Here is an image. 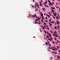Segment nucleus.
Segmentation results:
<instances>
[{"instance_id":"36","label":"nucleus","mask_w":60,"mask_h":60,"mask_svg":"<svg viewBox=\"0 0 60 60\" xmlns=\"http://www.w3.org/2000/svg\"><path fill=\"white\" fill-rule=\"evenodd\" d=\"M46 21V22H48V21L47 20H46L45 21Z\"/></svg>"},{"instance_id":"28","label":"nucleus","mask_w":60,"mask_h":60,"mask_svg":"<svg viewBox=\"0 0 60 60\" xmlns=\"http://www.w3.org/2000/svg\"><path fill=\"white\" fill-rule=\"evenodd\" d=\"M58 17L59 18H60V16H59V15H58Z\"/></svg>"},{"instance_id":"45","label":"nucleus","mask_w":60,"mask_h":60,"mask_svg":"<svg viewBox=\"0 0 60 60\" xmlns=\"http://www.w3.org/2000/svg\"><path fill=\"white\" fill-rule=\"evenodd\" d=\"M46 26V27H49V26H47V25H45Z\"/></svg>"},{"instance_id":"35","label":"nucleus","mask_w":60,"mask_h":60,"mask_svg":"<svg viewBox=\"0 0 60 60\" xmlns=\"http://www.w3.org/2000/svg\"><path fill=\"white\" fill-rule=\"evenodd\" d=\"M52 49V50H54V51H55V49Z\"/></svg>"},{"instance_id":"63","label":"nucleus","mask_w":60,"mask_h":60,"mask_svg":"<svg viewBox=\"0 0 60 60\" xmlns=\"http://www.w3.org/2000/svg\"><path fill=\"white\" fill-rule=\"evenodd\" d=\"M52 3L53 4H54V3L53 2H52Z\"/></svg>"},{"instance_id":"23","label":"nucleus","mask_w":60,"mask_h":60,"mask_svg":"<svg viewBox=\"0 0 60 60\" xmlns=\"http://www.w3.org/2000/svg\"><path fill=\"white\" fill-rule=\"evenodd\" d=\"M35 11H38V9H37V8H36V10L35 9Z\"/></svg>"},{"instance_id":"40","label":"nucleus","mask_w":60,"mask_h":60,"mask_svg":"<svg viewBox=\"0 0 60 60\" xmlns=\"http://www.w3.org/2000/svg\"><path fill=\"white\" fill-rule=\"evenodd\" d=\"M35 7V6H34L33 5L32 6V7L33 8H34V7Z\"/></svg>"},{"instance_id":"4","label":"nucleus","mask_w":60,"mask_h":60,"mask_svg":"<svg viewBox=\"0 0 60 60\" xmlns=\"http://www.w3.org/2000/svg\"><path fill=\"white\" fill-rule=\"evenodd\" d=\"M56 21L57 22V25H59V22H58V20H57Z\"/></svg>"},{"instance_id":"50","label":"nucleus","mask_w":60,"mask_h":60,"mask_svg":"<svg viewBox=\"0 0 60 60\" xmlns=\"http://www.w3.org/2000/svg\"><path fill=\"white\" fill-rule=\"evenodd\" d=\"M47 29L48 30H49V28H47Z\"/></svg>"},{"instance_id":"20","label":"nucleus","mask_w":60,"mask_h":60,"mask_svg":"<svg viewBox=\"0 0 60 60\" xmlns=\"http://www.w3.org/2000/svg\"><path fill=\"white\" fill-rule=\"evenodd\" d=\"M47 32L48 35H49V33H48V31H47Z\"/></svg>"},{"instance_id":"2","label":"nucleus","mask_w":60,"mask_h":60,"mask_svg":"<svg viewBox=\"0 0 60 60\" xmlns=\"http://www.w3.org/2000/svg\"><path fill=\"white\" fill-rule=\"evenodd\" d=\"M39 3H40V7H41V5H42V4H41V2H40Z\"/></svg>"},{"instance_id":"54","label":"nucleus","mask_w":60,"mask_h":60,"mask_svg":"<svg viewBox=\"0 0 60 60\" xmlns=\"http://www.w3.org/2000/svg\"><path fill=\"white\" fill-rule=\"evenodd\" d=\"M49 35L51 36V33H49Z\"/></svg>"},{"instance_id":"13","label":"nucleus","mask_w":60,"mask_h":60,"mask_svg":"<svg viewBox=\"0 0 60 60\" xmlns=\"http://www.w3.org/2000/svg\"><path fill=\"white\" fill-rule=\"evenodd\" d=\"M45 44H46V46H48V43L47 42H46V43H45Z\"/></svg>"},{"instance_id":"16","label":"nucleus","mask_w":60,"mask_h":60,"mask_svg":"<svg viewBox=\"0 0 60 60\" xmlns=\"http://www.w3.org/2000/svg\"><path fill=\"white\" fill-rule=\"evenodd\" d=\"M42 19L43 20H44V17L43 16L42 17Z\"/></svg>"},{"instance_id":"56","label":"nucleus","mask_w":60,"mask_h":60,"mask_svg":"<svg viewBox=\"0 0 60 60\" xmlns=\"http://www.w3.org/2000/svg\"><path fill=\"white\" fill-rule=\"evenodd\" d=\"M35 20H37V21H38V20L36 19H35Z\"/></svg>"},{"instance_id":"11","label":"nucleus","mask_w":60,"mask_h":60,"mask_svg":"<svg viewBox=\"0 0 60 60\" xmlns=\"http://www.w3.org/2000/svg\"><path fill=\"white\" fill-rule=\"evenodd\" d=\"M56 19H58V20H59V19H58V17L57 16L56 17Z\"/></svg>"},{"instance_id":"27","label":"nucleus","mask_w":60,"mask_h":60,"mask_svg":"<svg viewBox=\"0 0 60 60\" xmlns=\"http://www.w3.org/2000/svg\"><path fill=\"white\" fill-rule=\"evenodd\" d=\"M51 11L52 12H54V10L52 9H51Z\"/></svg>"},{"instance_id":"49","label":"nucleus","mask_w":60,"mask_h":60,"mask_svg":"<svg viewBox=\"0 0 60 60\" xmlns=\"http://www.w3.org/2000/svg\"><path fill=\"white\" fill-rule=\"evenodd\" d=\"M46 15H47V16H49V15H48V14H46Z\"/></svg>"},{"instance_id":"38","label":"nucleus","mask_w":60,"mask_h":60,"mask_svg":"<svg viewBox=\"0 0 60 60\" xmlns=\"http://www.w3.org/2000/svg\"><path fill=\"white\" fill-rule=\"evenodd\" d=\"M48 48H49V49H52V48H50V47H48Z\"/></svg>"},{"instance_id":"39","label":"nucleus","mask_w":60,"mask_h":60,"mask_svg":"<svg viewBox=\"0 0 60 60\" xmlns=\"http://www.w3.org/2000/svg\"><path fill=\"white\" fill-rule=\"evenodd\" d=\"M49 21H51V19H50Z\"/></svg>"},{"instance_id":"1","label":"nucleus","mask_w":60,"mask_h":60,"mask_svg":"<svg viewBox=\"0 0 60 60\" xmlns=\"http://www.w3.org/2000/svg\"><path fill=\"white\" fill-rule=\"evenodd\" d=\"M49 36H50V38L51 39V41H52L53 40V38L50 35H49Z\"/></svg>"},{"instance_id":"42","label":"nucleus","mask_w":60,"mask_h":60,"mask_svg":"<svg viewBox=\"0 0 60 60\" xmlns=\"http://www.w3.org/2000/svg\"><path fill=\"white\" fill-rule=\"evenodd\" d=\"M50 32L51 33H53V32L51 31H50Z\"/></svg>"},{"instance_id":"25","label":"nucleus","mask_w":60,"mask_h":60,"mask_svg":"<svg viewBox=\"0 0 60 60\" xmlns=\"http://www.w3.org/2000/svg\"><path fill=\"white\" fill-rule=\"evenodd\" d=\"M36 4L37 5H39V4H38V3H36Z\"/></svg>"},{"instance_id":"12","label":"nucleus","mask_w":60,"mask_h":60,"mask_svg":"<svg viewBox=\"0 0 60 60\" xmlns=\"http://www.w3.org/2000/svg\"><path fill=\"white\" fill-rule=\"evenodd\" d=\"M58 35L57 34H56V36H55V37H58Z\"/></svg>"},{"instance_id":"6","label":"nucleus","mask_w":60,"mask_h":60,"mask_svg":"<svg viewBox=\"0 0 60 60\" xmlns=\"http://www.w3.org/2000/svg\"><path fill=\"white\" fill-rule=\"evenodd\" d=\"M55 22V21H52L51 22V23L53 24V23H54Z\"/></svg>"},{"instance_id":"41","label":"nucleus","mask_w":60,"mask_h":60,"mask_svg":"<svg viewBox=\"0 0 60 60\" xmlns=\"http://www.w3.org/2000/svg\"><path fill=\"white\" fill-rule=\"evenodd\" d=\"M52 57H51L50 59L51 60H52Z\"/></svg>"},{"instance_id":"5","label":"nucleus","mask_w":60,"mask_h":60,"mask_svg":"<svg viewBox=\"0 0 60 60\" xmlns=\"http://www.w3.org/2000/svg\"><path fill=\"white\" fill-rule=\"evenodd\" d=\"M57 58L59 59V58H60V57L59 56H58L57 57Z\"/></svg>"},{"instance_id":"24","label":"nucleus","mask_w":60,"mask_h":60,"mask_svg":"<svg viewBox=\"0 0 60 60\" xmlns=\"http://www.w3.org/2000/svg\"><path fill=\"white\" fill-rule=\"evenodd\" d=\"M57 54V52H54V54Z\"/></svg>"},{"instance_id":"47","label":"nucleus","mask_w":60,"mask_h":60,"mask_svg":"<svg viewBox=\"0 0 60 60\" xmlns=\"http://www.w3.org/2000/svg\"><path fill=\"white\" fill-rule=\"evenodd\" d=\"M32 16L33 17V18H35V17H34L35 16H34V15H32Z\"/></svg>"},{"instance_id":"14","label":"nucleus","mask_w":60,"mask_h":60,"mask_svg":"<svg viewBox=\"0 0 60 60\" xmlns=\"http://www.w3.org/2000/svg\"><path fill=\"white\" fill-rule=\"evenodd\" d=\"M45 25V26H46L47 25V24H46V23L45 22H43V23Z\"/></svg>"},{"instance_id":"60","label":"nucleus","mask_w":60,"mask_h":60,"mask_svg":"<svg viewBox=\"0 0 60 60\" xmlns=\"http://www.w3.org/2000/svg\"><path fill=\"white\" fill-rule=\"evenodd\" d=\"M34 21L35 22V23L37 22L36 21L34 20Z\"/></svg>"},{"instance_id":"57","label":"nucleus","mask_w":60,"mask_h":60,"mask_svg":"<svg viewBox=\"0 0 60 60\" xmlns=\"http://www.w3.org/2000/svg\"><path fill=\"white\" fill-rule=\"evenodd\" d=\"M53 18L54 19H55V17H54V16H53Z\"/></svg>"},{"instance_id":"30","label":"nucleus","mask_w":60,"mask_h":60,"mask_svg":"<svg viewBox=\"0 0 60 60\" xmlns=\"http://www.w3.org/2000/svg\"><path fill=\"white\" fill-rule=\"evenodd\" d=\"M54 28L55 29H56V26H55V28Z\"/></svg>"},{"instance_id":"46","label":"nucleus","mask_w":60,"mask_h":60,"mask_svg":"<svg viewBox=\"0 0 60 60\" xmlns=\"http://www.w3.org/2000/svg\"><path fill=\"white\" fill-rule=\"evenodd\" d=\"M46 4H45V3H44V5H45V6L46 5Z\"/></svg>"},{"instance_id":"59","label":"nucleus","mask_w":60,"mask_h":60,"mask_svg":"<svg viewBox=\"0 0 60 60\" xmlns=\"http://www.w3.org/2000/svg\"><path fill=\"white\" fill-rule=\"evenodd\" d=\"M49 25L50 24H51V23H50V22H49Z\"/></svg>"},{"instance_id":"51","label":"nucleus","mask_w":60,"mask_h":60,"mask_svg":"<svg viewBox=\"0 0 60 60\" xmlns=\"http://www.w3.org/2000/svg\"><path fill=\"white\" fill-rule=\"evenodd\" d=\"M57 42H59V43H60V41H59L57 40Z\"/></svg>"},{"instance_id":"52","label":"nucleus","mask_w":60,"mask_h":60,"mask_svg":"<svg viewBox=\"0 0 60 60\" xmlns=\"http://www.w3.org/2000/svg\"><path fill=\"white\" fill-rule=\"evenodd\" d=\"M33 1L34 3V0H33Z\"/></svg>"},{"instance_id":"55","label":"nucleus","mask_w":60,"mask_h":60,"mask_svg":"<svg viewBox=\"0 0 60 60\" xmlns=\"http://www.w3.org/2000/svg\"><path fill=\"white\" fill-rule=\"evenodd\" d=\"M41 22H43V20H41Z\"/></svg>"},{"instance_id":"53","label":"nucleus","mask_w":60,"mask_h":60,"mask_svg":"<svg viewBox=\"0 0 60 60\" xmlns=\"http://www.w3.org/2000/svg\"><path fill=\"white\" fill-rule=\"evenodd\" d=\"M55 42L56 43V44H58V43H57V42Z\"/></svg>"},{"instance_id":"19","label":"nucleus","mask_w":60,"mask_h":60,"mask_svg":"<svg viewBox=\"0 0 60 60\" xmlns=\"http://www.w3.org/2000/svg\"><path fill=\"white\" fill-rule=\"evenodd\" d=\"M46 37H47V38H48V39H49V37L48 36H47V35H46Z\"/></svg>"},{"instance_id":"43","label":"nucleus","mask_w":60,"mask_h":60,"mask_svg":"<svg viewBox=\"0 0 60 60\" xmlns=\"http://www.w3.org/2000/svg\"><path fill=\"white\" fill-rule=\"evenodd\" d=\"M55 49L56 50H57V49L56 48H55Z\"/></svg>"},{"instance_id":"22","label":"nucleus","mask_w":60,"mask_h":60,"mask_svg":"<svg viewBox=\"0 0 60 60\" xmlns=\"http://www.w3.org/2000/svg\"><path fill=\"white\" fill-rule=\"evenodd\" d=\"M42 9L43 10V11H45V8H42Z\"/></svg>"},{"instance_id":"44","label":"nucleus","mask_w":60,"mask_h":60,"mask_svg":"<svg viewBox=\"0 0 60 60\" xmlns=\"http://www.w3.org/2000/svg\"><path fill=\"white\" fill-rule=\"evenodd\" d=\"M48 46H51V44H49V45H48Z\"/></svg>"},{"instance_id":"31","label":"nucleus","mask_w":60,"mask_h":60,"mask_svg":"<svg viewBox=\"0 0 60 60\" xmlns=\"http://www.w3.org/2000/svg\"><path fill=\"white\" fill-rule=\"evenodd\" d=\"M57 49H59V47H58V46H57Z\"/></svg>"},{"instance_id":"18","label":"nucleus","mask_w":60,"mask_h":60,"mask_svg":"<svg viewBox=\"0 0 60 60\" xmlns=\"http://www.w3.org/2000/svg\"><path fill=\"white\" fill-rule=\"evenodd\" d=\"M48 39L49 40H50V41H51V39L50 38L49 39V38Z\"/></svg>"},{"instance_id":"37","label":"nucleus","mask_w":60,"mask_h":60,"mask_svg":"<svg viewBox=\"0 0 60 60\" xmlns=\"http://www.w3.org/2000/svg\"><path fill=\"white\" fill-rule=\"evenodd\" d=\"M56 37H54V39L55 40V41H56Z\"/></svg>"},{"instance_id":"48","label":"nucleus","mask_w":60,"mask_h":60,"mask_svg":"<svg viewBox=\"0 0 60 60\" xmlns=\"http://www.w3.org/2000/svg\"><path fill=\"white\" fill-rule=\"evenodd\" d=\"M52 43H53V44H55V42H53V41H52Z\"/></svg>"},{"instance_id":"32","label":"nucleus","mask_w":60,"mask_h":60,"mask_svg":"<svg viewBox=\"0 0 60 60\" xmlns=\"http://www.w3.org/2000/svg\"><path fill=\"white\" fill-rule=\"evenodd\" d=\"M33 16H34V17H36V15L35 14Z\"/></svg>"},{"instance_id":"29","label":"nucleus","mask_w":60,"mask_h":60,"mask_svg":"<svg viewBox=\"0 0 60 60\" xmlns=\"http://www.w3.org/2000/svg\"><path fill=\"white\" fill-rule=\"evenodd\" d=\"M44 32H45V34H47V33H46V31L44 30Z\"/></svg>"},{"instance_id":"34","label":"nucleus","mask_w":60,"mask_h":60,"mask_svg":"<svg viewBox=\"0 0 60 60\" xmlns=\"http://www.w3.org/2000/svg\"><path fill=\"white\" fill-rule=\"evenodd\" d=\"M58 38H59V39L60 40V36H58Z\"/></svg>"},{"instance_id":"7","label":"nucleus","mask_w":60,"mask_h":60,"mask_svg":"<svg viewBox=\"0 0 60 60\" xmlns=\"http://www.w3.org/2000/svg\"><path fill=\"white\" fill-rule=\"evenodd\" d=\"M53 33H54L55 34H57V32H56V31H54Z\"/></svg>"},{"instance_id":"8","label":"nucleus","mask_w":60,"mask_h":60,"mask_svg":"<svg viewBox=\"0 0 60 60\" xmlns=\"http://www.w3.org/2000/svg\"><path fill=\"white\" fill-rule=\"evenodd\" d=\"M51 9H55V7H51Z\"/></svg>"},{"instance_id":"3","label":"nucleus","mask_w":60,"mask_h":60,"mask_svg":"<svg viewBox=\"0 0 60 60\" xmlns=\"http://www.w3.org/2000/svg\"><path fill=\"white\" fill-rule=\"evenodd\" d=\"M56 15H57V14H56V13H55L54 14V15L55 17H56Z\"/></svg>"},{"instance_id":"21","label":"nucleus","mask_w":60,"mask_h":60,"mask_svg":"<svg viewBox=\"0 0 60 60\" xmlns=\"http://www.w3.org/2000/svg\"><path fill=\"white\" fill-rule=\"evenodd\" d=\"M51 2H49V5H51V4H51Z\"/></svg>"},{"instance_id":"15","label":"nucleus","mask_w":60,"mask_h":60,"mask_svg":"<svg viewBox=\"0 0 60 60\" xmlns=\"http://www.w3.org/2000/svg\"><path fill=\"white\" fill-rule=\"evenodd\" d=\"M45 6L46 7H48V8L49 7V6L47 5H46Z\"/></svg>"},{"instance_id":"64","label":"nucleus","mask_w":60,"mask_h":60,"mask_svg":"<svg viewBox=\"0 0 60 60\" xmlns=\"http://www.w3.org/2000/svg\"><path fill=\"white\" fill-rule=\"evenodd\" d=\"M35 17H36L37 19L38 18V17L37 16H35Z\"/></svg>"},{"instance_id":"33","label":"nucleus","mask_w":60,"mask_h":60,"mask_svg":"<svg viewBox=\"0 0 60 60\" xmlns=\"http://www.w3.org/2000/svg\"><path fill=\"white\" fill-rule=\"evenodd\" d=\"M49 14L50 16H51V14H50V13L49 12Z\"/></svg>"},{"instance_id":"10","label":"nucleus","mask_w":60,"mask_h":60,"mask_svg":"<svg viewBox=\"0 0 60 60\" xmlns=\"http://www.w3.org/2000/svg\"><path fill=\"white\" fill-rule=\"evenodd\" d=\"M39 5H37V6L38 7V8L40 9V8L39 7Z\"/></svg>"},{"instance_id":"58","label":"nucleus","mask_w":60,"mask_h":60,"mask_svg":"<svg viewBox=\"0 0 60 60\" xmlns=\"http://www.w3.org/2000/svg\"><path fill=\"white\" fill-rule=\"evenodd\" d=\"M48 16V18H49L50 17V16L49 15Z\"/></svg>"},{"instance_id":"62","label":"nucleus","mask_w":60,"mask_h":60,"mask_svg":"<svg viewBox=\"0 0 60 60\" xmlns=\"http://www.w3.org/2000/svg\"><path fill=\"white\" fill-rule=\"evenodd\" d=\"M45 19H47V17H45Z\"/></svg>"},{"instance_id":"61","label":"nucleus","mask_w":60,"mask_h":60,"mask_svg":"<svg viewBox=\"0 0 60 60\" xmlns=\"http://www.w3.org/2000/svg\"><path fill=\"white\" fill-rule=\"evenodd\" d=\"M54 35H55V34H53V36H54Z\"/></svg>"},{"instance_id":"17","label":"nucleus","mask_w":60,"mask_h":60,"mask_svg":"<svg viewBox=\"0 0 60 60\" xmlns=\"http://www.w3.org/2000/svg\"><path fill=\"white\" fill-rule=\"evenodd\" d=\"M49 26H52V24L51 23H50V24H49Z\"/></svg>"},{"instance_id":"9","label":"nucleus","mask_w":60,"mask_h":60,"mask_svg":"<svg viewBox=\"0 0 60 60\" xmlns=\"http://www.w3.org/2000/svg\"><path fill=\"white\" fill-rule=\"evenodd\" d=\"M41 16L42 17H43V14H42V13H41Z\"/></svg>"},{"instance_id":"26","label":"nucleus","mask_w":60,"mask_h":60,"mask_svg":"<svg viewBox=\"0 0 60 60\" xmlns=\"http://www.w3.org/2000/svg\"><path fill=\"white\" fill-rule=\"evenodd\" d=\"M42 27V28H43V29H45V28H44V27Z\"/></svg>"}]
</instances>
